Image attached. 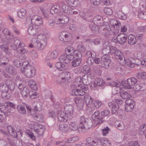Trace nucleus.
<instances>
[{
  "instance_id": "nucleus-1",
  "label": "nucleus",
  "mask_w": 146,
  "mask_h": 146,
  "mask_svg": "<svg viewBox=\"0 0 146 146\" xmlns=\"http://www.w3.org/2000/svg\"><path fill=\"white\" fill-rule=\"evenodd\" d=\"M93 125V122L91 119L85 118L82 116L80 118V123L78 130L80 133L85 132L90 128Z\"/></svg>"
},
{
  "instance_id": "nucleus-2",
  "label": "nucleus",
  "mask_w": 146,
  "mask_h": 146,
  "mask_svg": "<svg viewBox=\"0 0 146 146\" xmlns=\"http://www.w3.org/2000/svg\"><path fill=\"white\" fill-rule=\"evenodd\" d=\"M70 78V73L68 72H63L59 74L57 78V82L58 83L64 86V84L68 83Z\"/></svg>"
},
{
  "instance_id": "nucleus-3",
  "label": "nucleus",
  "mask_w": 146,
  "mask_h": 146,
  "mask_svg": "<svg viewBox=\"0 0 146 146\" xmlns=\"http://www.w3.org/2000/svg\"><path fill=\"white\" fill-rule=\"evenodd\" d=\"M40 41H35L34 43V47L36 49L40 48L42 49L46 46L47 44V39L45 35L41 34L38 36Z\"/></svg>"
},
{
  "instance_id": "nucleus-4",
  "label": "nucleus",
  "mask_w": 146,
  "mask_h": 146,
  "mask_svg": "<svg viewBox=\"0 0 146 146\" xmlns=\"http://www.w3.org/2000/svg\"><path fill=\"white\" fill-rule=\"evenodd\" d=\"M64 109L65 113L68 117V119L70 120L73 118L76 117V113L74 112V108L71 104H67L64 106Z\"/></svg>"
},
{
  "instance_id": "nucleus-5",
  "label": "nucleus",
  "mask_w": 146,
  "mask_h": 146,
  "mask_svg": "<svg viewBox=\"0 0 146 146\" xmlns=\"http://www.w3.org/2000/svg\"><path fill=\"white\" fill-rule=\"evenodd\" d=\"M21 71L22 73H24L25 75L27 77L31 78L33 77L36 73L35 70L32 66H28L24 70L22 68L21 69Z\"/></svg>"
},
{
  "instance_id": "nucleus-6",
  "label": "nucleus",
  "mask_w": 146,
  "mask_h": 146,
  "mask_svg": "<svg viewBox=\"0 0 146 146\" xmlns=\"http://www.w3.org/2000/svg\"><path fill=\"white\" fill-rule=\"evenodd\" d=\"M86 142H84L82 143V144H78V145L84 146H96L99 145V143L100 142L96 139H94L91 137H88L86 138Z\"/></svg>"
},
{
  "instance_id": "nucleus-7",
  "label": "nucleus",
  "mask_w": 146,
  "mask_h": 146,
  "mask_svg": "<svg viewBox=\"0 0 146 146\" xmlns=\"http://www.w3.org/2000/svg\"><path fill=\"white\" fill-rule=\"evenodd\" d=\"M111 54H114L116 58L119 60H124L125 62V59L123 53L121 51L117 49L115 47L112 48L111 49Z\"/></svg>"
},
{
  "instance_id": "nucleus-8",
  "label": "nucleus",
  "mask_w": 146,
  "mask_h": 146,
  "mask_svg": "<svg viewBox=\"0 0 146 146\" xmlns=\"http://www.w3.org/2000/svg\"><path fill=\"white\" fill-rule=\"evenodd\" d=\"M75 58L74 59L72 62V66L74 67L78 66L82 60V54L79 51H76L75 53Z\"/></svg>"
},
{
  "instance_id": "nucleus-9",
  "label": "nucleus",
  "mask_w": 146,
  "mask_h": 146,
  "mask_svg": "<svg viewBox=\"0 0 146 146\" xmlns=\"http://www.w3.org/2000/svg\"><path fill=\"white\" fill-rule=\"evenodd\" d=\"M71 35L70 33L63 31L60 32L59 35V38L61 41L68 42L71 40Z\"/></svg>"
},
{
  "instance_id": "nucleus-10",
  "label": "nucleus",
  "mask_w": 146,
  "mask_h": 146,
  "mask_svg": "<svg viewBox=\"0 0 146 146\" xmlns=\"http://www.w3.org/2000/svg\"><path fill=\"white\" fill-rule=\"evenodd\" d=\"M105 84V82L102 79L97 78L94 82L91 84V88L92 89L96 90L98 89V86L103 87Z\"/></svg>"
},
{
  "instance_id": "nucleus-11",
  "label": "nucleus",
  "mask_w": 146,
  "mask_h": 146,
  "mask_svg": "<svg viewBox=\"0 0 146 146\" xmlns=\"http://www.w3.org/2000/svg\"><path fill=\"white\" fill-rule=\"evenodd\" d=\"M94 78V76L92 74H85L82 77V83L84 85H88L91 83Z\"/></svg>"
},
{
  "instance_id": "nucleus-12",
  "label": "nucleus",
  "mask_w": 146,
  "mask_h": 146,
  "mask_svg": "<svg viewBox=\"0 0 146 146\" xmlns=\"http://www.w3.org/2000/svg\"><path fill=\"white\" fill-rule=\"evenodd\" d=\"M137 82L136 79L134 78H131L127 79V83H123V86L128 89H131L132 87L136 84Z\"/></svg>"
},
{
  "instance_id": "nucleus-13",
  "label": "nucleus",
  "mask_w": 146,
  "mask_h": 146,
  "mask_svg": "<svg viewBox=\"0 0 146 146\" xmlns=\"http://www.w3.org/2000/svg\"><path fill=\"white\" fill-rule=\"evenodd\" d=\"M101 66L106 68L108 69L109 67L110 60L106 55L102 56L101 58Z\"/></svg>"
},
{
  "instance_id": "nucleus-14",
  "label": "nucleus",
  "mask_w": 146,
  "mask_h": 146,
  "mask_svg": "<svg viewBox=\"0 0 146 146\" xmlns=\"http://www.w3.org/2000/svg\"><path fill=\"white\" fill-rule=\"evenodd\" d=\"M33 24L35 26H39L43 24L42 18L37 15H34L32 18Z\"/></svg>"
},
{
  "instance_id": "nucleus-15",
  "label": "nucleus",
  "mask_w": 146,
  "mask_h": 146,
  "mask_svg": "<svg viewBox=\"0 0 146 146\" xmlns=\"http://www.w3.org/2000/svg\"><path fill=\"white\" fill-rule=\"evenodd\" d=\"M127 38V35L125 33L119 34L117 37V40L119 44H124L126 41Z\"/></svg>"
},
{
  "instance_id": "nucleus-16",
  "label": "nucleus",
  "mask_w": 146,
  "mask_h": 146,
  "mask_svg": "<svg viewBox=\"0 0 146 146\" xmlns=\"http://www.w3.org/2000/svg\"><path fill=\"white\" fill-rule=\"evenodd\" d=\"M0 110L5 116H10L12 114V110L7 107H5V106H0Z\"/></svg>"
},
{
  "instance_id": "nucleus-17",
  "label": "nucleus",
  "mask_w": 146,
  "mask_h": 146,
  "mask_svg": "<svg viewBox=\"0 0 146 146\" xmlns=\"http://www.w3.org/2000/svg\"><path fill=\"white\" fill-rule=\"evenodd\" d=\"M24 46H20L17 48V52L21 54V55L20 56V59L21 60H24L26 59V57L25 54L26 53V50L24 47Z\"/></svg>"
},
{
  "instance_id": "nucleus-18",
  "label": "nucleus",
  "mask_w": 146,
  "mask_h": 146,
  "mask_svg": "<svg viewBox=\"0 0 146 146\" xmlns=\"http://www.w3.org/2000/svg\"><path fill=\"white\" fill-rule=\"evenodd\" d=\"M74 101L78 110H81L83 108L84 101L82 98L77 97L75 98Z\"/></svg>"
},
{
  "instance_id": "nucleus-19",
  "label": "nucleus",
  "mask_w": 146,
  "mask_h": 146,
  "mask_svg": "<svg viewBox=\"0 0 146 146\" xmlns=\"http://www.w3.org/2000/svg\"><path fill=\"white\" fill-rule=\"evenodd\" d=\"M58 116V121L60 122H66L68 119V117L63 111H61L59 113Z\"/></svg>"
},
{
  "instance_id": "nucleus-20",
  "label": "nucleus",
  "mask_w": 146,
  "mask_h": 146,
  "mask_svg": "<svg viewBox=\"0 0 146 146\" xmlns=\"http://www.w3.org/2000/svg\"><path fill=\"white\" fill-rule=\"evenodd\" d=\"M104 48L102 50V52L105 55H108L110 53L111 54V49L113 46L110 47L108 42H106L104 44Z\"/></svg>"
},
{
  "instance_id": "nucleus-21",
  "label": "nucleus",
  "mask_w": 146,
  "mask_h": 146,
  "mask_svg": "<svg viewBox=\"0 0 146 146\" xmlns=\"http://www.w3.org/2000/svg\"><path fill=\"white\" fill-rule=\"evenodd\" d=\"M5 71L12 75L15 74L17 73V70L15 68L11 65H7L5 68Z\"/></svg>"
},
{
  "instance_id": "nucleus-22",
  "label": "nucleus",
  "mask_w": 146,
  "mask_h": 146,
  "mask_svg": "<svg viewBox=\"0 0 146 146\" xmlns=\"http://www.w3.org/2000/svg\"><path fill=\"white\" fill-rule=\"evenodd\" d=\"M100 27V32H101L105 36H109L110 35V31H111V29L108 26V27L106 26Z\"/></svg>"
},
{
  "instance_id": "nucleus-23",
  "label": "nucleus",
  "mask_w": 146,
  "mask_h": 146,
  "mask_svg": "<svg viewBox=\"0 0 146 146\" xmlns=\"http://www.w3.org/2000/svg\"><path fill=\"white\" fill-rule=\"evenodd\" d=\"M93 21L95 24H96L100 27L103 24L104 22L103 18L99 15L95 16L93 19Z\"/></svg>"
},
{
  "instance_id": "nucleus-24",
  "label": "nucleus",
  "mask_w": 146,
  "mask_h": 146,
  "mask_svg": "<svg viewBox=\"0 0 146 146\" xmlns=\"http://www.w3.org/2000/svg\"><path fill=\"white\" fill-rule=\"evenodd\" d=\"M69 19L68 17L66 15H63L57 21L56 23L57 25L60 24H65L68 23Z\"/></svg>"
},
{
  "instance_id": "nucleus-25",
  "label": "nucleus",
  "mask_w": 146,
  "mask_h": 146,
  "mask_svg": "<svg viewBox=\"0 0 146 146\" xmlns=\"http://www.w3.org/2000/svg\"><path fill=\"white\" fill-rule=\"evenodd\" d=\"M133 89L135 90L142 91L146 90V83H142L140 85L137 84L133 87Z\"/></svg>"
},
{
  "instance_id": "nucleus-26",
  "label": "nucleus",
  "mask_w": 146,
  "mask_h": 146,
  "mask_svg": "<svg viewBox=\"0 0 146 146\" xmlns=\"http://www.w3.org/2000/svg\"><path fill=\"white\" fill-rule=\"evenodd\" d=\"M98 26L97 25L93 23L90 24L89 27L90 29L94 33H97L100 32V27Z\"/></svg>"
},
{
  "instance_id": "nucleus-27",
  "label": "nucleus",
  "mask_w": 146,
  "mask_h": 146,
  "mask_svg": "<svg viewBox=\"0 0 146 146\" xmlns=\"http://www.w3.org/2000/svg\"><path fill=\"white\" fill-rule=\"evenodd\" d=\"M108 106L109 108L111 110V113L113 114L115 113L116 112L119 108L118 105L111 102H109Z\"/></svg>"
},
{
  "instance_id": "nucleus-28",
  "label": "nucleus",
  "mask_w": 146,
  "mask_h": 146,
  "mask_svg": "<svg viewBox=\"0 0 146 146\" xmlns=\"http://www.w3.org/2000/svg\"><path fill=\"white\" fill-rule=\"evenodd\" d=\"M128 43L130 45H133L137 42L135 36L132 34H130L128 37Z\"/></svg>"
},
{
  "instance_id": "nucleus-29",
  "label": "nucleus",
  "mask_w": 146,
  "mask_h": 146,
  "mask_svg": "<svg viewBox=\"0 0 146 146\" xmlns=\"http://www.w3.org/2000/svg\"><path fill=\"white\" fill-rule=\"evenodd\" d=\"M38 128H36L34 129V131L39 136L43 135L44 132V127L42 125L37 126Z\"/></svg>"
},
{
  "instance_id": "nucleus-30",
  "label": "nucleus",
  "mask_w": 146,
  "mask_h": 146,
  "mask_svg": "<svg viewBox=\"0 0 146 146\" xmlns=\"http://www.w3.org/2000/svg\"><path fill=\"white\" fill-rule=\"evenodd\" d=\"M38 31L37 28L35 26H31L28 28L27 32L29 35L34 36L36 34Z\"/></svg>"
},
{
  "instance_id": "nucleus-31",
  "label": "nucleus",
  "mask_w": 146,
  "mask_h": 146,
  "mask_svg": "<svg viewBox=\"0 0 146 146\" xmlns=\"http://www.w3.org/2000/svg\"><path fill=\"white\" fill-rule=\"evenodd\" d=\"M34 119L37 121L43 122L44 121V117L42 113L39 112L34 115Z\"/></svg>"
},
{
  "instance_id": "nucleus-32",
  "label": "nucleus",
  "mask_w": 146,
  "mask_h": 146,
  "mask_svg": "<svg viewBox=\"0 0 146 146\" xmlns=\"http://www.w3.org/2000/svg\"><path fill=\"white\" fill-rule=\"evenodd\" d=\"M7 85V90H9L11 91H13L14 90L15 84L14 82L10 80H7L6 81Z\"/></svg>"
},
{
  "instance_id": "nucleus-33",
  "label": "nucleus",
  "mask_w": 146,
  "mask_h": 146,
  "mask_svg": "<svg viewBox=\"0 0 146 146\" xmlns=\"http://www.w3.org/2000/svg\"><path fill=\"white\" fill-rule=\"evenodd\" d=\"M4 34L8 39H12L14 37L13 35L12 34L7 28L5 29L3 31Z\"/></svg>"
},
{
  "instance_id": "nucleus-34",
  "label": "nucleus",
  "mask_w": 146,
  "mask_h": 146,
  "mask_svg": "<svg viewBox=\"0 0 146 146\" xmlns=\"http://www.w3.org/2000/svg\"><path fill=\"white\" fill-rule=\"evenodd\" d=\"M66 2L69 6L74 7L78 5L80 3L78 0H67Z\"/></svg>"
},
{
  "instance_id": "nucleus-35",
  "label": "nucleus",
  "mask_w": 146,
  "mask_h": 146,
  "mask_svg": "<svg viewBox=\"0 0 146 146\" xmlns=\"http://www.w3.org/2000/svg\"><path fill=\"white\" fill-rule=\"evenodd\" d=\"M29 90L26 87L22 88L21 92V94L23 97L26 98L29 95Z\"/></svg>"
},
{
  "instance_id": "nucleus-36",
  "label": "nucleus",
  "mask_w": 146,
  "mask_h": 146,
  "mask_svg": "<svg viewBox=\"0 0 146 146\" xmlns=\"http://www.w3.org/2000/svg\"><path fill=\"white\" fill-rule=\"evenodd\" d=\"M120 96L121 97L125 100L128 99L130 98L131 96L127 92L125 91H121L120 92Z\"/></svg>"
},
{
  "instance_id": "nucleus-37",
  "label": "nucleus",
  "mask_w": 146,
  "mask_h": 146,
  "mask_svg": "<svg viewBox=\"0 0 146 146\" xmlns=\"http://www.w3.org/2000/svg\"><path fill=\"white\" fill-rule=\"evenodd\" d=\"M115 125L117 128L120 130H123L124 129V125L123 122L119 121H117L115 123Z\"/></svg>"
},
{
  "instance_id": "nucleus-38",
  "label": "nucleus",
  "mask_w": 146,
  "mask_h": 146,
  "mask_svg": "<svg viewBox=\"0 0 146 146\" xmlns=\"http://www.w3.org/2000/svg\"><path fill=\"white\" fill-rule=\"evenodd\" d=\"M60 61L62 63L65 64H68L69 63V60L67 59L66 54H63L59 58Z\"/></svg>"
},
{
  "instance_id": "nucleus-39",
  "label": "nucleus",
  "mask_w": 146,
  "mask_h": 146,
  "mask_svg": "<svg viewBox=\"0 0 146 146\" xmlns=\"http://www.w3.org/2000/svg\"><path fill=\"white\" fill-rule=\"evenodd\" d=\"M15 83L16 86L20 90H21L23 88L25 87L24 85L23 82L20 80H16L15 81Z\"/></svg>"
},
{
  "instance_id": "nucleus-40",
  "label": "nucleus",
  "mask_w": 146,
  "mask_h": 146,
  "mask_svg": "<svg viewBox=\"0 0 146 146\" xmlns=\"http://www.w3.org/2000/svg\"><path fill=\"white\" fill-rule=\"evenodd\" d=\"M29 86L32 89L35 90H37L36 83L35 81L33 80H30L29 82Z\"/></svg>"
},
{
  "instance_id": "nucleus-41",
  "label": "nucleus",
  "mask_w": 146,
  "mask_h": 146,
  "mask_svg": "<svg viewBox=\"0 0 146 146\" xmlns=\"http://www.w3.org/2000/svg\"><path fill=\"white\" fill-rule=\"evenodd\" d=\"M69 127L71 130L74 131H76L78 129V125L74 121H72L70 123Z\"/></svg>"
},
{
  "instance_id": "nucleus-42",
  "label": "nucleus",
  "mask_w": 146,
  "mask_h": 146,
  "mask_svg": "<svg viewBox=\"0 0 146 146\" xmlns=\"http://www.w3.org/2000/svg\"><path fill=\"white\" fill-rule=\"evenodd\" d=\"M58 56V52L56 50H54L48 56V59H54L56 58Z\"/></svg>"
},
{
  "instance_id": "nucleus-43",
  "label": "nucleus",
  "mask_w": 146,
  "mask_h": 146,
  "mask_svg": "<svg viewBox=\"0 0 146 146\" xmlns=\"http://www.w3.org/2000/svg\"><path fill=\"white\" fill-rule=\"evenodd\" d=\"M17 109L19 112L22 114H25L26 110L25 107L21 104H19L17 106Z\"/></svg>"
},
{
  "instance_id": "nucleus-44",
  "label": "nucleus",
  "mask_w": 146,
  "mask_h": 146,
  "mask_svg": "<svg viewBox=\"0 0 146 146\" xmlns=\"http://www.w3.org/2000/svg\"><path fill=\"white\" fill-rule=\"evenodd\" d=\"M59 129L61 132L65 133L68 130V127L66 125L61 124L59 126Z\"/></svg>"
},
{
  "instance_id": "nucleus-45",
  "label": "nucleus",
  "mask_w": 146,
  "mask_h": 146,
  "mask_svg": "<svg viewBox=\"0 0 146 146\" xmlns=\"http://www.w3.org/2000/svg\"><path fill=\"white\" fill-rule=\"evenodd\" d=\"M76 51H79L78 50H74L73 48L72 47H67L65 49V52L66 54H73L75 55V52H76Z\"/></svg>"
},
{
  "instance_id": "nucleus-46",
  "label": "nucleus",
  "mask_w": 146,
  "mask_h": 146,
  "mask_svg": "<svg viewBox=\"0 0 146 146\" xmlns=\"http://www.w3.org/2000/svg\"><path fill=\"white\" fill-rule=\"evenodd\" d=\"M55 66L56 68L60 71H63L65 69V65L60 62H57Z\"/></svg>"
},
{
  "instance_id": "nucleus-47",
  "label": "nucleus",
  "mask_w": 146,
  "mask_h": 146,
  "mask_svg": "<svg viewBox=\"0 0 146 146\" xmlns=\"http://www.w3.org/2000/svg\"><path fill=\"white\" fill-rule=\"evenodd\" d=\"M26 11L23 9H22L19 11L18 12V15L21 18H23L25 17Z\"/></svg>"
},
{
  "instance_id": "nucleus-48",
  "label": "nucleus",
  "mask_w": 146,
  "mask_h": 146,
  "mask_svg": "<svg viewBox=\"0 0 146 146\" xmlns=\"http://www.w3.org/2000/svg\"><path fill=\"white\" fill-rule=\"evenodd\" d=\"M86 103L87 105L91 104L93 102V100L91 97L88 95H85L84 97Z\"/></svg>"
},
{
  "instance_id": "nucleus-49",
  "label": "nucleus",
  "mask_w": 146,
  "mask_h": 146,
  "mask_svg": "<svg viewBox=\"0 0 146 146\" xmlns=\"http://www.w3.org/2000/svg\"><path fill=\"white\" fill-rule=\"evenodd\" d=\"M58 8H59V7L57 5H54L52 7L50 10L51 13L53 15L58 13L59 11Z\"/></svg>"
},
{
  "instance_id": "nucleus-50",
  "label": "nucleus",
  "mask_w": 146,
  "mask_h": 146,
  "mask_svg": "<svg viewBox=\"0 0 146 146\" xmlns=\"http://www.w3.org/2000/svg\"><path fill=\"white\" fill-rule=\"evenodd\" d=\"M8 132L13 136L15 137L14 134L15 131L14 129L11 125H8L7 127Z\"/></svg>"
},
{
  "instance_id": "nucleus-51",
  "label": "nucleus",
  "mask_w": 146,
  "mask_h": 146,
  "mask_svg": "<svg viewBox=\"0 0 146 146\" xmlns=\"http://www.w3.org/2000/svg\"><path fill=\"white\" fill-rule=\"evenodd\" d=\"M1 96L3 98L5 99H8L10 98V95L8 93L7 90L2 92Z\"/></svg>"
},
{
  "instance_id": "nucleus-52",
  "label": "nucleus",
  "mask_w": 146,
  "mask_h": 146,
  "mask_svg": "<svg viewBox=\"0 0 146 146\" xmlns=\"http://www.w3.org/2000/svg\"><path fill=\"white\" fill-rule=\"evenodd\" d=\"M62 9L65 13H69L70 12V7H69L66 5L64 4L62 5Z\"/></svg>"
},
{
  "instance_id": "nucleus-53",
  "label": "nucleus",
  "mask_w": 146,
  "mask_h": 146,
  "mask_svg": "<svg viewBox=\"0 0 146 146\" xmlns=\"http://www.w3.org/2000/svg\"><path fill=\"white\" fill-rule=\"evenodd\" d=\"M14 44L16 46L17 48L20 46H24L25 44L19 40H14Z\"/></svg>"
},
{
  "instance_id": "nucleus-54",
  "label": "nucleus",
  "mask_w": 146,
  "mask_h": 146,
  "mask_svg": "<svg viewBox=\"0 0 146 146\" xmlns=\"http://www.w3.org/2000/svg\"><path fill=\"white\" fill-rule=\"evenodd\" d=\"M117 15L119 19L125 20L127 18V16L125 14L121 11L118 12Z\"/></svg>"
},
{
  "instance_id": "nucleus-55",
  "label": "nucleus",
  "mask_w": 146,
  "mask_h": 146,
  "mask_svg": "<svg viewBox=\"0 0 146 146\" xmlns=\"http://www.w3.org/2000/svg\"><path fill=\"white\" fill-rule=\"evenodd\" d=\"M75 81L77 84H76L78 87H81L83 84L82 78L80 77H78L75 79Z\"/></svg>"
},
{
  "instance_id": "nucleus-56",
  "label": "nucleus",
  "mask_w": 146,
  "mask_h": 146,
  "mask_svg": "<svg viewBox=\"0 0 146 146\" xmlns=\"http://www.w3.org/2000/svg\"><path fill=\"white\" fill-rule=\"evenodd\" d=\"M138 16L142 19H146V12L144 11L141 12L139 13Z\"/></svg>"
},
{
  "instance_id": "nucleus-57",
  "label": "nucleus",
  "mask_w": 146,
  "mask_h": 146,
  "mask_svg": "<svg viewBox=\"0 0 146 146\" xmlns=\"http://www.w3.org/2000/svg\"><path fill=\"white\" fill-rule=\"evenodd\" d=\"M0 48L6 53L8 54L9 52V48L6 44H1L0 46Z\"/></svg>"
},
{
  "instance_id": "nucleus-58",
  "label": "nucleus",
  "mask_w": 146,
  "mask_h": 146,
  "mask_svg": "<svg viewBox=\"0 0 146 146\" xmlns=\"http://www.w3.org/2000/svg\"><path fill=\"white\" fill-rule=\"evenodd\" d=\"M23 132L20 129L18 130L17 132L15 131L14 135H15V137L13 136L14 138L18 137L20 138L22 136Z\"/></svg>"
},
{
  "instance_id": "nucleus-59",
  "label": "nucleus",
  "mask_w": 146,
  "mask_h": 146,
  "mask_svg": "<svg viewBox=\"0 0 146 146\" xmlns=\"http://www.w3.org/2000/svg\"><path fill=\"white\" fill-rule=\"evenodd\" d=\"M38 94L35 91H29V95L31 98H35L38 97Z\"/></svg>"
},
{
  "instance_id": "nucleus-60",
  "label": "nucleus",
  "mask_w": 146,
  "mask_h": 146,
  "mask_svg": "<svg viewBox=\"0 0 146 146\" xmlns=\"http://www.w3.org/2000/svg\"><path fill=\"white\" fill-rule=\"evenodd\" d=\"M7 87L6 82V83H0V90L2 92L7 90Z\"/></svg>"
},
{
  "instance_id": "nucleus-61",
  "label": "nucleus",
  "mask_w": 146,
  "mask_h": 146,
  "mask_svg": "<svg viewBox=\"0 0 146 146\" xmlns=\"http://www.w3.org/2000/svg\"><path fill=\"white\" fill-rule=\"evenodd\" d=\"M104 12L106 14L108 15L112 14L113 12L111 9L110 8L105 7L104 9Z\"/></svg>"
},
{
  "instance_id": "nucleus-62",
  "label": "nucleus",
  "mask_w": 146,
  "mask_h": 146,
  "mask_svg": "<svg viewBox=\"0 0 146 146\" xmlns=\"http://www.w3.org/2000/svg\"><path fill=\"white\" fill-rule=\"evenodd\" d=\"M86 62L89 65H92L94 62V58L92 57H88L87 59Z\"/></svg>"
},
{
  "instance_id": "nucleus-63",
  "label": "nucleus",
  "mask_w": 146,
  "mask_h": 146,
  "mask_svg": "<svg viewBox=\"0 0 146 146\" xmlns=\"http://www.w3.org/2000/svg\"><path fill=\"white\" fill-rule=\"evenodd\" d=\"M32 66L31 64H29V62L27 61H24L22 63V67H23L21 68H23V69L24 70L26 68H27V67H28V66Z\"/></svg>"
},
{
  "instance_id": "nucleus-64",
  "label": "nucleus",
  "mask_w": 146,
  "mask_h": 146,
  "mask_svg": "<svg viewBox=\"0 0 146 146\" xmlns=\"http://www.w3.org/2000/svg\"><path fill=\"white\" fill-rule=\"evenodd\" d=\"M129 146H139L138 141H131L128 143Z\"/></svg>"
}]
</instances>
